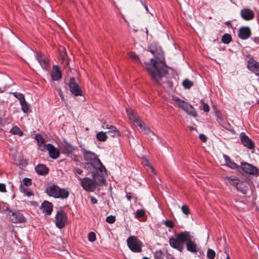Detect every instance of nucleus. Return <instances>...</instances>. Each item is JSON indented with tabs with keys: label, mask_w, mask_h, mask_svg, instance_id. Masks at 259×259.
I'll use <instances>...</instances> for the list:
<instances>
[{
	"label": "nucleus",
	"mask_w": 259,
	"mask_h": 259,
	"mask_svg": "<svg viewBox=\"0 0 259 259\" xmlns=\"http://www.w3.org/2000/svg\"><path fill=\"white\" fill-rule=\"evenodd\" d=\"M237 189L243 193L246 194L248 190V186L246 182L240 181V182L238 183V185L237 186Z\"/></svg>",
	"instance_id": "a878e982"
},
{
	"label": "nucleus",
	"mask_w": 259,
	"mask_h": 259,
	"mask_svg": "<svg viewBox=\"0 0 259 259\" xmlns=\"http://www.w3.org/2000/svg\"><path fill=\"white\" fill-rule=\"evenodd\" d=\"M231 36L229 34H225L222 38V41L225 44H229L231 41Z\"/></svg>",
	"instance_id": "ea45409f"
},
{
	"label": "nucleus",
	"mask_w": 259,
	"mask_h": 259,
	"mask_svg": "<svg viewBox=\"0 0 259 259\" xmlns=\"http://www.w3.org/2000/svg\"><path fill=\"white\" fill-rule=\"evenodd\" d=\"M78 179L81 181L80 184L84 190L91 192L95 191L96 186L93 179L87 177L83 179L78 178Z\"/></svg>",
	"instance_id": "0eeeda50"
},
{
	"label": "nucleus",
	"mask_w": 259,
	"mask_h": 259,
	"mask_svg": "<svg viewBox=\"0 0 259 259\" xmlns=\"http://www.w3.org/2000/svg\"><path fill=\"white\" fill-rule=\"evenodd\" d=\"M20 190L21 192L23 193L24 194L25 193V192L28 190V189L27 188H25L23 186V185L22 184H21L19 186Z\"/></svg>",
	"instance_id": "3c124183"
},
{
	"label": "nucleus",
	"mask_w": 259,
	"mask_h": 259,
	"mask_svg": "<svg viewBox=\"0 0 259 259\" xmlns=\"http://www.w3.org/2000/svg\"><path fill=\"white\" fill-rule=\"evenodd\" d=\"M88 240L90 242H93L96 239V234L94 232H91L88 234Z\"/></svg>",
	"instance_id": "a19ab883"
},
{
	"label": "nucleus",
	"mask_w": 259,
	"mask_h": 259,
	"mask_svg": "<svg viewBox=\"0 0 259 259\" xmlns=\"http://www.w3.org/2000/svg\"><path fill=\"white\" fill-rule=\"evenodd\" d=\"M247 67L255 74L259 72V63L254 60L250 59L248 61Z\"/></svg>",
	"instance_id": "aec40b11"
},
{
	"label": "nucleus",
	"mask_w": 259,
	"mask_h": 259,
	"mask_svg": "<svg viewBox=\"0 0 259 259\" xmlns=\"http://www.w3.org/2000/svg\"><path fill=\"white\" fill-rule=\"evenodd\" d=\"M241 141L244 146H254V142L243 133L240 134Z\"/></svg>",
	"instance_id": "5701e85b"
},
{
	"label": "nucleus",
	"mask_w": 259,
	"mask_h": 259,
	"mask_svg": "<svg viewBox=\"0 0 259 259\" xmlns=\"http://www.w3.org/2000/svg\"><path fill=\"white\" fill-rule=\"evenodd\" d=\"M75 171L78 174V175H82V172H83V171L80 169V168H76L75 169Z\"/></svg>",
	"instance_id": "6e6d98bb"
},
{
	"label": "nucleus",
	"mask_w": 259,
	"mask_h": 259,
	"mask_svg": "<svg viewBox=\"0 0 259 259\" xmlns=\"http://www.w3.org/2000/svg\"><path fill=\"white\" fill-rule=\"evenodd\" d=\"M59 189L60 188L57 185H53L46 189V192L49 196L58 198Z\"/></svg>",
	"instance_id": "4468645a"
},
{
	"label": "nucleus",
	"mask_w": 259,
	"mask_h": 259,
	"mask_svg": "<svg viewBox=\"0 0 259 259\" xmlns=\"http://www.w3.org/2000/svg\"><path fill=\"white\" fill-rule=\"evenodd\" d=\"M155 259H164V255L161 250H157L154 254Z\"/></svg>",
	"instance_id": "58836bf2"
},
{
	"label": "nucleus",
	"mask_w": 259,
	"mask_h": 259,
	"mask_svg": "<svg viewBox=\"0 0 259 259\" xmlns=\"http://www.w3.org/2000/svg\"><path fill=\"white\" fill-rule=\"evenodd\" d=\"M181 210L186 217L190 214V209L187 205H183L181 207Z\"/></svg>",
	"instance_id": "72a5a7b5"
},
{
	"label": "nucleus",
	"mask_w": 259,
	"mask_h": 259,
	"mask_svg": "<svg viewBox=\"0 0 259 259\" xmlns=\"http://www.w3.org/2000/svg\"><path fill=\"white\" fill-rule=\"evenodd\" d=\"M96 138L100 141H105L107 139V136L106 132H100L96 135Z\"/></svg>",
	"instance_id": "2f4dec72"
},
{
	"label": "nucleus",
	"mask_w": 259,
	"mask_h": 259,
	"mask_svg": "<svg viewBox=\"0 0 259 259\" xmlns=\"http://www.w3.org/2000/svg\"><path fill=\"white\" fill-rule=\"evenodd\" d=\"M128 248L134 252H141L142 251V243L137 237L131 236L126 240Z\"/></svg>",
	"instance_id": "423d86ee"
},
{
	"label": "nucleus",
	"mask_w": 259,
	"mask_h": 259,
	"mask_svg": "<svg viewBox=\"0 0 259 259\" xmlns=\"http://www.w3.org/2000/svg\"><path fill=\"white\" fill-rule=\"evenodd\" d=\"M13 95L14 97L17 98L20 102H24L25 97L24 95L20 93L14 92L13 93Z\"/></svg>",
	"instance_id": "4c0bfd02"
},
{
	"label": "nucleus",
	"mask_w": 259,
	"mask_h": 259,
	"mask_svg": "<svg viewBox=\"0 0 259 259\" xmlns=\"http://www.w3.org/2000/svg\"><path fill=\"white\" fill-rule=\"evenodd\" d=\"M126 113L130 120L134 121L138 125V121H142L137 116V112L131 109H126Z\"/></svg>",
	"instance_id": "b1692460"
},
{
	"label": "nucleus",
	"mask_w": 259,
	"mask_h": 259,
	"mask_svg": "<svg viewBox=\"0 0 259 259\" xmlns=\"http://www.w3.org/2000/svg\"><path fill=\"white\" fill-rule=\"evenodd\" d=\"M241 168L246 173L250 175H255L259 174L258 169L255 166L247 162L241 163Z\"/></svg>",
	"instance_id": "9b49d317"
},
{
	"label": "nucleus",
	"mask_w": 259,
	"mask_h": 259,
	"mask_svg": "<svg viewBox=\"0 0 259 259\" xmlns=\"http://www.w3.org/2000/svg\"><path fill=\"white\" fill-rule=\"evenodd\" d=\"M130 56L131 58H132L134 60L136 61H138L139 60L138 56L136 55L135 53H131L130 54Z\"/></svg>",
	"instance_id": "8fccbe9b"
},
{
	"label": "nucleus",
	"mask_w": 259,
	"mask_h": 259,
	"mask_svg": "<svg viewBox=\"0 0 259 259\" xmlns=\"http://www.w3.org/2000/svg\"><path fill=\"white\" fill-rule=\"evenodd\" d=\"M251 34V31L249 27H243L240 28L239 36L243 39L248 38Z\"/></svg>",
	"instance_id": "412c9836"
},
{
	"label": "nucleus",
	"mask_w": 259,
	"mask_h": 259,
	"mask_svg": "<svg viewBox=\"0 0 259 259\" xmlns=\"http://www.w3.org/2000/svg\"><path fill=\"white\" fill-rule=\"evenodd\" d=\"M103 127L104 129L108 130V131H107L106 133L111 137H117L120 135L119 131L114 125L104 124L103 125Z\"/></svg>",
	"instance_id": "ddd939ff"
},
{
	"label": "nucleus",
	"mask_w": 259,
	"mask_h": 259,
	"mask_svg": "<svg viewBox=\"0 0 259 259\" xmlns=\"http://www.w3.org/2000/svg\"><path fill=\"white\" fill-rule=\"evenodd\" d=\"M248 147V148L249 150H251V152H252V153H253V152H254V151H253V150H254V147Z\"/></svg>",
	"instance_id": "680f3d73"
},
{
	"label": "nucleus",
	"mask_w": 259,
	"mask_h": 259,
	"mask_svg": "<svg viewBox=\"0 0 259 259\" xmlns=\"http://www.w3.org/2000/svg\"><path fill=\"white\" fill-rule=\"evenodd\" d=\"M151 62L152 65H148L147 68L148 73L153 82L160 84L162 78L168 72L163 54L160 53L155 59H151Z\"/></svg>",
	"instance_id": "f257e3e1"
},
{
	"label": "nucleus",
	"mask_w": 259,
	"mask_h": 259,
	"mask_svg": "<svg viewBox=\"0 0 259 259\" xmlns=\"http://www.w3.org/2000/svg\"><path fill=\"white\" fill-rule=\"evenodd\" d=\"M226 259H230L229 255L228 254H227V255Z\"/></svg>",
	"instance_id": "69168bd1"
},
{
	"label": "nucleus",
	"mask_w": 259,
	"mask_h": 259,
	"mask_svg": "<svg viewBox=\"0 0 259 259\" xmlns=\"http://www.w3.org/2000/svg\"><path fill=\"white\" fill-rule=\"evenodd\" d=\"M182 243L185 244L187 250L192 253L196 254L200 250L199 245L188 231H185L179 233V251H182L184 248Z\"/></svg>",
	"instance_id": "f03ea898"
},
{
	"label": "nucleus",
	"mask_w": 259,
	"mask_h": 259,
	"mask_svg": "<svg viewBox=\"0 0 259 259\" xmlns=\"http://www.w3.org/2000/svg\"><path fill=\"white\" fill-rule=\"evenodd\" d=\"M58 195H59V196H58V198H61L62 199H66L68 197L69 192L66 189L60 188Z\"/></svg>",
	"instance_id": "cd10ccee"
},
{
	"label": "nucleus",
	"mask_w": 259,
	"mask_h": 259,
	"mask_svg": "<svg viewBox=\"0 0 259 259\" xmlns=\"http://www.w3.org/2000/svg\"><path fill=\"white\" fill-rule=\"evenodd\" d=\"M36 58L41 67L46 69L49 65V61L47 57L41 53H38Z\"/></svg>",
	"instance_id": "2eb2a0df"
},
{
	"label": "nucleus",
	"mask_w": 259,
	"mask_h": 259,
	"mask_svg": "<svg viewBox=\"0 0 259 259\" xmlns=\"http://www.w3.org/2000/svg\"><path fill=\"white\" fill-rule=\"evenodd\" d=\"M56 225L59 229H62L65 226L67 217L65 212L61 209L58 211L55 217Z\"/></svg>",
	"instance_id": "1a4fd4ad"
},
{
	"label": "nucleus",
	"mask_w": 259,
	"mask_h": 259,
	"mask_svg": "<svg viewBox=\"0 0 259 259\" xmlns=\"http://www.w3.org/2000/svg\"><path fill=\"white\" fill-rule=\"evenodd\" d=\"M145 212L143 209H138L136 211V216L138 218H142L144 216Z\"/></svg>",
	"instance_id": "49530a36"
},
{
	"label": "nucleus",
	"mask_w": 259,
	"mask_h": 259,
	"mask_svg": "<svg viewBox=\"0 0 259 259\" xmlns=\"http://www.w3.org/2000/svg\"><path fill=\"white\" fill-rule=\"evenodd\" d=\"M223 157L225 159L226 164L229 167L232 169H235L237 168V164L231 161L230 157L226 155H223Z\"/></svg>",
	"instance_id": "bb28decb"
},
{
	"label": "nucleus",
	"mask_w": 259,
	"mask_h": 259,
	"mask_svg": "<svg viewBox=\"0 0 259 259\" xmlns=\"http://www.w3.org/2000/svg\"><path fill=\"white\" fill-rule=\"evenodd\" d=\"M126 198H127V199L128 200V201H131V199H132V196L128 195V194H126Z\"/></svg>",
	"instance_id": "052dcab7"
},
{
	"label": "nucleus",
	"mask_w": 259,
	"mask_h": 259,
	"mask_svg": "<svg viewBox=\"0 0 259 259\" xmlns=\"http://www.w3.org/2000/svg\"><path fill=\"white\" fill-rule=\"evenodd\" d=\"M44 148H46L49 152L50 157L54 159H57L60 154V150L59 148L56 147H43Z\"/></svg>",
	"instance_id": "a211bd4d"
},
{
	"label": "nucleus",
	"mask_w": 259,
	"mask_h": 259,
	"mask_svg": "<svg viewBox=\"0 0 259 259\" xmlns=\"http://www.w3.org/2000/svg\"><path fill=\"white\" fill-rule=\"evenodd\" d=\"M23 183L25 186H30L31 184V180L28 178H24L23 179Z\"/></svg>",
	"instance_id": "c03bdc74"
},
{
	"label": "nucleus",
	"mask_w": 259,
	"mask_h": 259,
	"mask_svg": "<svg viewBox=\"0 0 259 259\" xmlns=\"http://www.w3.org/2000/svg\"><path fill=\"white\" fill-rule=\"evenodd\" d=\"M6 191V185L4 183H0V192H5Z\"/></svg>",
	"instance_id": "603ef678"
},
{
	"label": "nucleus",
	"mask_w": 259,
	"mask_h": 259,
	"mask_svg": "<svg viewBox=\"0 0 259 259\" xmlns=\"http://www.w3.org/2000/svg\"><path fill=\"white\" fill-rule=\"evenodd\" d=\"M44 146H53V145L51 144H48L47 145L44 144Z\"/></svg>",
	"instance_id": "e2e57ef3"
},
{
	"label": "nucleus",
	"mask_w": 259,
	"mask_h": 259,
	"mask_svg": "<svg viewBox=\"0 0 259 259\" xmlns=\"http://www.w3.org/2000/svg\"><path fill=\"white\" fill-rule=\"evenodd\" d=\"M207 257L209 259H213L215 255V253L214 250L209 249L207 252Z\"/></svg>",
	"instance_id": "79ce46f5"
},
{
	"label": "nucleus",
	"mask_w": 259,
	"mask_h": 259,
	"mask_svg": "<svg viewBox=\"0 0 259 259\" xmlns=\"http://www.w3.org/2000/svg\"><path fill=\"white\" fill-rule=\"evenodd\" d=\"M83 156L84 160L89 161L85 163L84 168L92 170V168L97 166H101L103 168L102 163L95 153L90 151H85L83 152Z\"/></svg>",
	"instance_id": "7ed1b4c3"
},
{
	"label": "nucleus",
	"mask_w": 259,
	"mask_h": 259,
	"mask_svg": "<svg viewBox=\"0 0 259 259\" xmlns=\"http://www.w3.org/2000/svg\"><path fill=\"white\" fill-rule=\"evenodd\" d=\"M200 102L203 105V111L204 112H209V107L208 105L206 103H204L203 100H201L200 101Z\"/></svg>",
	"instance_id": "a18cd8bd"
},
{
	"label": "nucleus",
	"mask_w": 259,
	"mask_h": 259,
	"mask_svg": "<svg viewBox=\"0 0 259 259\" xmlns=\"http://www.w3.org/2000/svg\"><path fill=\"white\" fill-rule=\"evenodd\" d=\"M199 138L203 142H205L207 140L206 137L203 134H200L199 135Z\"/></svg>",
	"instance_id": "864d4df0"
},
{
	"label": "nucleus",
	"mask_w": 259,
	"mask_h": 259,
	"mask_svg": "<svg viewBox=\"0 0 259 259\" xmlns=\"http://www.w3.org/2000/svg\"><path fill=\"white\" fill-rule=\"evenodd\" d=\"M138 126L139 127V130L140 132L143 133L144 134L149 135L150 138L155 136L154 133L151 131L148 127L145 126L142 121H138Z\"/></svg>",
	"instance_id": "f3484780"
},
{
	"label": "nucleus",
	"mask_w": 259,
	"mask_h": 259,
	"mask_svg": "<svg viewBox=\"0 0 259 259\" xmlns=\"http://www.w3.org/2000/svg\"><path fill=\"white\" fill-rule=\"evenodd\" d=\"M138 149L134 150L136 151V154L139 158L143 159L142 161L143 164L150 167L152 172L154 174L155 170L147 157L145 147H138Z\"/></svg>",
	"instance_id": "6e6552de"
},
{
	"label": "nucleus",
	"mask_w": 259,
	"mask_h": 259,
	"mask_svg": "<svg viewBox=\"0 0 259 259\" xmlns=\"http://www.w3.org/2000/svg\"><path fill=\"white\" fill-rule=\"evenodd\" d=\"M91 201L93 204H96L98 202L97 199L94 197H91Z\"/></svg>",
	"instance_id": "5fc2aeb1"
},
{
	"label": "nucleus",
	"mask_w": 259,
	"mask_h": 259,
	"mask_svg": "<svg viewBox=\"0 0 259 259\" xmlns=\"http://www.w3.org/2000/svg\"><path fill=\"white\" fill-rule=\"evenodd\" d=\"M227 179L231 185L235 186L236 187L238 185V183L240 182V181L234 178L228 177L227 178Z\"/></svg>",
	"instance_id": "e433bc0d"
},
{
	"label": "nucleus",
	"mask_w": 259,
	"mask_h": 259,
	"mask_svg": "<svg viewBox=\"0 0 259 259\" xmlns=\"http://www.w3.org/2000/svg\"><path fill=\"white\" fill-rule=\"evenodd\" d=\"M61 73L58 66H54L52 73V79L53 80H58L61 78Z\"/></svg>",
	"instance_id": "393cba45"
},
{
	"label": "nucleus",
	"mask_w": 259,
	"mask_h": 259,
	"mask_svg": "<svg viewBox=\"0 0 259 259\" xmlns=\"http://www.w3.org/2000/svg\"><path fill=\"white\" fill-rule=\"evenodd\" d=\"M10 132L14 135H17L19 136H22L23 135V132L16 126L13 127Z\"/></svg>",
	"instance_id": "f704fd0d"
},
{
	"label": "nucleus",
	"mask_w": 259,
	"mask_h": 259,
	"mask_svg": "<svg viewBox=\"0 0 259 259\" xmlns=\"http://www.w3.org/2000/svg\"><path fill=\"white\" fill-rule=\"evenodd\" d=\"M169 243L171 247L178 249V235H175V238H170Z\"/></svg>",
	"instance_id": "c756f323"
},
{
	"label": "nucleus",
	"mask_w": 259,
	"mask_h": 259,
	"mask_svg": "<svg viewBox=\"0 0 259 259\" xmlns=\"http://www.w3.org/2000/svg\"><path fill=\"white\" fill-rule=\"evenodd\" d=\"M25 194H26L27 196H30L31 195H33V193L32 192L28 189V190L25 192V193H24Z\"/></svg>",
	"instance_id": "4d7b16f0"
},
{
	"label": "nucleus",
	"mask_w": 259,
	"mask_h": 259,
	"mask_svg": "<svg viewBox=\"0 0 259 259\" xmlns=\"http://www.w3.org/2000/svg\"><path fill=\"white\" fill-rule=\"evenodd\" d=\"M40 209L45 214L50 215L53 211V205L48 201H44L41 204Z\"/></svg>",
	"instance_id": "dca6fc26"
},
{
	"label": "nucleus",
	"mask_w": 259,
	"mask_h": 259,
	"mask_svg": "<svg viewBox=\"0 0 259 259\" xmlns=\"http://www.w3.org/2000/svg\"><path fill=\"white\" fill-rule=\"evenodd\" d=\"M69 86L70 88V91L72 94L76 96L81 95V90L80 89L78 84L76 82L75 78H71L70 79V81L69 82Z\"/></svg>",
	"instance_id": "f8f14e48"
},
{
	"label": "nucleus",
	"mask_w": 259,
	"mask_h": 259,
	"mask_svg": "<svg viewBox=\"0 0 259 259\" xmlns=\"http://www.w3.org/2000/svg\"><path fill=\"white\" fill-rule=\"evenodd\" d=\"M256 75L259 77V72H258V73H256Z\"/></svg>",
	"instance_id": "774afa93"
},
{
	"label": "nucleus",
	"mask_w": 259,
	"mask_h": 259,
	"mask_svg": "<svg viewBox=\"0 0 259 259\" xmlns=\"http://www.w3.org/2000/svg\"><path fill=\"white\" fill-rule=\"evenodd\" d=\"M56 91H57L59 96L60 97L61 100L62 101H64L65 100V97L64 96V95L63 94V93L61 90L60 88H56Z\"/></svg>",
	"instance_id": "09e8293b"
},
{
	"label": "nucleus",
	"mask_w": 259,
	"mask_h": 259,
	"mask_svg": "<svg viewBox=\"0 0 259 259\" xmlns=\"http://www.w3.org/2000/svg\"><path fill=\"white\" fill-rule=\"evenodd\" d=\"M102 166H97L92 168L91 172L92 175L93 180L96 186H102L106 181L104 175L106 174V169L102 164Z\"/></svg>",
	"instance_id": "20e7f679"
},
{
	"label": "nucleus",
	"mask_w": 259,
	"mask_h": 259,
	"mask_svg": "<svg viewBox=\"0 0 259 259\" xmlns=\"http://www.w3.org/2000/svg\"><path fill=\"white\" fill-rule=\"evenodd\" d=\"M241 16L245 20H250L254 18V13L252 10L245 8L241 11Z\"/></svg>",
	"instance_id": "6ab92c4d"
},
{
	"label": "nucleus",
	"mask_w": 259,
	"mask_h": 259,
	"mask_svg": "<svg viewBox=\"0 0 259 259\" xmlns=\"http://www.w3.org/2000/svg\"><path fill=\"white\" fill-rule=\"evenodd\" d=\"M142 259H149L148 257H144Z\"/></svg>",
	"instance_id": "338daca9"
},
{
	"label": "nucleus",
	"mask_w": 259,
	"mask_h": 259,
	"mask_svg": "<svg viewBox=\"0 0 259 259\" xmlns=\"http://www.w3.org/2000/svg\"><path fill=\"white\" fill-rule=\"evenodd\" d=\"M141 4L143 5V6L144 7V8H145L146 10L147 11V12H149V10H148V7L145 5L143 3V1L142 0H141Z\"/></svg>",
	"instance_id": "13d9d810"
},
{
	"label": "nucleus",
	"mask_w": 259,
	"mask_h": 259,
	"mask_svg": "<svg viewBox=\"0 0 259 259\" xmlns=\"http://www.w3.org/2000/svg\"><path fill=\"white\" fill-rule=\"evenodd\" d=\"M168 84H169V85L170 87H171L172 86V83L171 82H168Z\"/></svg>",
	"instance_id": "0e129e2a"
},
{
	"label": "nucleus",
	"mask_w": 259,
	"mask_h": 259,
	"mask_svg": "<svg viewBox=\"0 0 259 259\" xmlns=\"http://www.w3.org/2000/svg\"><path fill=\"white\" fill-rule=\"evenodd\" d=\"M35 169L37 174L41 176H45L49 172V168L44 164H38Z\"/></svg>",
	"instance_id": "4be33fe9"
},
{
	"label": "nucleus",
	"mask_w": 259,
	"mask_h": 259,
	"mask_svg": "<svg viewBox=\"0 0 259 259\" xmlns=\"http://www.w3.org/2000/svg\"><path fill=\"white\" fill-rule=\"evenodd\" d=\"M7 216L11 222L14 223H22L26 222V219L21 211L17 209H10L7 208Z\"/></svg>",
	"instance_id": "39448f33"
},
{
	"label": "nucleus",
	"mask_w": 259,
	"mask_h": 259,
	"mask_svg": "<svg viewBox=\"0 0 259 259\" xmlns=\"http://www.w3.org/2000/svg\"><path fill=\"white\" fill-rule=\"evenodd\" d=\"M179 107L182 108L189 115L193 117H196L197 116V111L194 107L183 101L179 100Z\"/></svg>",
	"instance_id": "9d476101"
},
{
	"label": "nucleus",
	"mask_w": 259,
	"mask_h": 259,
	"mask_svg": "<svg viewBox=\"0 0 259 259\" xmlns=\"http://www.w3.org/2000/svg\"><path fill=\"white\" fill-rule=\"evenodd\" d=\"M63 148H61L60 150L62 153L64 154L67 156H69L71 154L73 151L75 149V147H62Z\"/></svg>",
	"instance_id": "c85d7f7f"
},
{
	"label": "nucleus",
	"mask_w": 259,
	"mask_h": 259,
	"mask_svg": "<svg viewBox=\"0 0 259 259\" xmlns=\"http://www.w3.org/2000/svg\"><path fill=\"white\" fill-rule=\"evenodd\" d=\"M165 225L169 228H171L174 226V223L171 220H166L164 222Z\"/></svg>",
	"instance_id": "de8ad7c7"
},
{
	"label": "nucleus",
	"mask_w": 259,
	"mask_h": 259,
	"mask_svg": "<svg viewBox=\"0 0 259 259\" xmlns=\"http://www.w3.org/2000/svg\"><path fill=\"white\" fill-rule=\"evenodd\" d=\"M115 221V217L112 215L108 216L106 219V221L109 224H113Z\"/></svg>",
	"instance_id": "37998d69"
},
{
	"label": "nucleus",
	"mask_w": 259,
	"mask_h": 259,
	"mask_svg": "<svg viewBox=\"0 0 259 259\" xmlns=\"http://www.w3.org/2000/svg\"><path fill=\"white\" fill-rule=\"evenodd\" d=\"M35 139L37 141L38 146H41L45 143V140L41 135L37 134L35 136Z\"/></svg>",
	"instance_id": "c9c22d12"
},
{
	"label": "nucleus",
	"mask_w": 259,
	"mask_h": 259,
	"mask_svg": "<svg viewBox=\"0 0 259 259\" xmlns=\"http://www.w3.org/2000/svg\"><path fill=\"white\" fill-rule=\"evenodd\" d=\"M182 85L185 89H189L194 85V83L188 79H186L182 82Z\"/></svg>",
	"instance_id": "473e14b6"
},
{
	"label": "nucleus",
	"mask_w": 259,
	"mask_h": 259,
	"mask_svg": "<svg viewBox=\"0 0 259 259\" xmlns=\"http://www.w3.org/2000/svg\"><path fill=\"white\" fill-rule=\"evenodd\" d=\"M22 110L25 113L30 112V106L26 102L25 99L24 102H20Z\"/></svg>",
	"instance_id": "7c9ffc66"
},
{
	"label": "nucleus",
	"mask_w": 259,
	"mask_h": 259,
	"mask_svg": "<svg viewBox=\"0 0 259 259\" xmlns=\"http://www.w3.org/2000/svg\"><path fill=\"white\" fill-rule=\"evenodd\" d=\"M172 99L176 103H178V97L176 96H172Z\"/></svg>",
	"instance_id": "bf43d9fd"
}]
</instances>
